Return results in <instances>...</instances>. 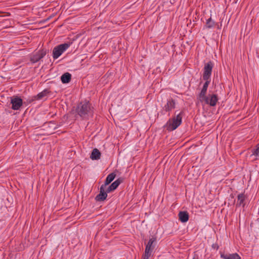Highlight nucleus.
Returning a JSON list of instances; mask_svg holds the SVG:
<instances>
[{
	"mask_svg": "<svg viewBox=\"0 0 259 259\" xmlns=\"http://www.w3.org/2000/svg\"><path fill=\"white\" fill-rule=\"evenodd\" d=\"M77 111L78 115L83 119H88L93 115V108L89 102L80 103L78 106Z\"/></svg>",
	"mask_w": 259,
	"mask_h": 259,
	"instance_id": "1",
	"label": "nucleus"
},
{
	"mask_svg": "<svg viewBox=\"0 0 259 259\" xmlns=\"http://www.w3.org/2000/svg\"><path fill=\"white\" fill-rule=\"evenodd\" d=\"M183 115V112L181 111L176 116L169 119L165 125L167 129L170 131L176 130L181 124Z\"/></svg>",
	"mask_w": 259,
	"mask_h": 259,
	"instance_id": "2",
	"label": "nucleus"
},
{
	"mask_svg": "<svg viewBox=\"0 0 259 259\" xmlns=\"http://www.w3.org/2000/svg\"><path fill=\"white\" fill-rule=\"evenodd\" d=\"M69 46V44L64 43L55 47L53 50V57L54 59L58 58Z\"/></svg>",
	"mask_w": 259,
	"mask_h": 259,
	"instance_id": "3",
	"label": "nucleus"
},
{
	"mask_svg": "<svg viewBox=\"0 0 259 259\" xmlns=\"http://www.w3.org/2000/svg\"><path fill=\"white\" fill-rule=\"evenodd\" d=\"M48 52V50L42 49L31 55L30 60L32 63H35L42 59Z\"/></svg>",
	"mask_w": 259,
	"mask_h": 259,
	"instance_id": "4",
	"label": "nucleus"
},
{
	"mask_svg": "<svg viewBox=\"0 0 259 259\" xmlns=\"http://www.w3.org/2000/svg\"><path fill=\"white\" fill-rule=\"evenodd\" d=\"M213 67V64L211 61H209L205 64L203 73V79L204 80H207L210 78Z\"/></svg>",
	"mask_w": 259,
	"mask_h": 259,
	"instance_id": "5",
	"label": "nucleus"
},
{
	"mask_svg": "<svg viewBox=\"0 0 259 259\" xmlns=\"http://www.w3.org/2000/svg\"><path fill=\"white\" fill-rule=\"evenodd\" d=\"M11 103L12 104V109L15 110H19L23 105V101L22 99L17 96L13 97L11 99Z\"/></svg>",
	"mask_w": 259,
	"mask_h": 259,
	"instance_id": "6",
	"label": "nucleus"
},
{
	"mask_svg": "<svg viewBox=\"0 0 259 259\" xmlns=\"http://www.w3.org/2000/svg\"><path fill=\"white\" fill-rule=\"evenodd\" d=\"M218 101V98L217 95H209L202 100V102H204L206 104L209 105L210 106H214Z\"/></svg>",
	"mask_w": 259,
	"mask_h": 259,
	"instance_id": "7",
	"label": "nucleus"
},
{
	"mask_svg": "<svg viewBox=\"0 0 259 259\" xmlns=\"http://www.w3.org/2000/svg\"><path fill=\"white\" fill-rule=\"evenodd\" d=\"M156 243V237L152 236L149 240L148 243L146 245L145 251L147 253H152Z\"/></svg>",
	"mask_w": 259,
	"mask_h": 259,
	"instance_id": "8",
	"label": "nucleus"
},
{
	"mask_svg": "<svg viewBox=\"0 0 259 259\" xmlns=\"http://www.w3.org/2000/svg\"><path fill=\"white\" fill-rule=\"evenodd\" d=\"M107 193L106 188L101 186L100 189V193L96 196L95 200L97 201H104L107 197Z\"/></svg>",
	"mask_w": 259,
	"mask_h": 259,
	"instance_id": "9",
	"label": "nucleus"
},
{
	"mask_svg": "<svg viewBox=\"0 0 259 259\" xmlns=\"http://www.w3.org/2000/svg\"><path fill=\"white\" fill-rule=\"evenodd\" d=\"M246 196L244 193H241L237 195V200L236 204V207L242 206L244 207L246 204Z\"/></svg>",
	"mask_w": 259,
	"mask_h": 259,
	"instance_id": "10",
	"label": "nucleus"
},
{
	"mask_svg": "<svg viewBox=\"0 0 259 259\" xmlns=\"http://www.w3.org/2000/svg\"><path fill=\"white\" fill-rule=\"evenodd\" d=\"M176 102L172 98H170L167 101L166 104L164 105L163 109L166 112L172 110L175 108Z\"/></svg>",
	"mask_w": 259,
	"mask_h": 259,
	"instance_id": "11",
	"label": "nucleus"
},
{
	"mask_svg": "<svg viewBox=\"0 0 259 259\" xmlns=\"http://www.w3.org/2000/svg\"><path fill=\"white\" fill-rule=\"evenodd\" d=\"M50 92L48 89H45L42 91L41 92L38 93L37 95L34 96L32 97V98L29 100V102L31 103V102L35 100H40L43 99L45 97H46Z\"/></svg>",
	"mask_w": 259,
	"mask_h": 259,
	"instance_id": "12",
	"label": "nucleus"
},
{
	"mask_svg": "<svg viewBox=\"0 0 259 259\" xmlns=\"http://www.w3.org/2000/svg\"><path fill=\"white\" fill-rule=\"evenodd\" d=\"M122 181L121 179H118L112 183L108 188L106 189L107 192L109 193L115 190L118 186L122 183Z\"/></svg>",
	"mask_w": 259,
	"mask_h": 259,
	"instance_id": "13",
	"label": "nucleus"
},
{
	"mask_svg": "<svg viewBox=\"0 0 259 259\" xmlns=\"http://www.w3.org/2000/svg\"><path fill=\"white\" fill-rule=\"evenodd\" d=\"M179 219L182 223L187 222L189 218V213L187 211H181L178 214Z\"/></svg>",
	"mask_w": 259,
	"mask_h": 259,
	"instance_id": "14",
	"label": "nucleus"
},
{
	"mask_svg": "<svg viewBox=\"0 0 259 259\" xmlns=\"http://www.w3.org/2000/svg\"><path fill=\"white\" fill-rule=\"evenodd\" d=\"M116 174L114 172H112L108 175L106 178L105 183L102 186L106 188L107 186L112 181H113L115 178Z\"/></svg>",
	"mask_w": 259,
	"mask_h": 259,
	"instance_id": "15",
	"label": "nucleus"
},
{
	"mask_svg": "<svg viewBox=\"0 0 259 259\" xmlns=\"http://www.w3.org/2000/svg\"><path fill=\"white\" fill-rule=\"evenodd\" d=\"M100 157L101 153L100 151L96 148L94 149L92 152L90 158L92 160H98L100 158Z\"/></svg>",
	"mask_w": 259,
	"mask_h": 259,
	"instance_id": "16",
	"label": "nucleus"
},
{
	"mask_svg": "<svg viewBox=\"0 0 259 259\" xmlns=\"http://www.w3.org/2000/svg\"><path fill=\"white\" fill-rule=\"evenodd\" d=\"M71 79V74L68 72L64 73L61 77V80L63 83H67Z\"/></svg>",
	"mask_w": 259,
	"mask_h": 259,
	"instance_id": "17",
	"label": "nucleus"
},
{
	"mask_svg": "<svg viewBox=\"0 0 259 259\" xmlns=\"http://www.w3.org/2000/svg\"><path fill=\"white\" fill-rule=\"evenodd\" d=\"M221 257L224 259H241L240 256L236 253L231 254L229 255L222 254Z\"/></svg>",
	"mask_w": 259,
	"mask_h": 259,
	"instance_id": "18",
	"label": "nucleus"
},
{
	"mask_svg": "<svg viewBox=\"0 0 259 259\" xmlns=\"http://www.w3.org/2000/svg\"><path fill=\"white\" fill-rule=\"evenodd\" d=\"M207 88H202L200 93L199 94V99L201 102H202V100H204L207 96H206Z\"/></svg>",
	"mask_w": 259,
	"mask_h": 259,
	"instance_id": "19",
	"label": "nucleus"
},
{
	"mask_svg": "<svg viewBox=\"0 0 259 259\" xmlns=\"http://www.w3.org/2000/svg\"><path fill=\"white\" fill-rule=\"evenodd\" d=\"M215 25V22L212 20L211 18H209L206 20L205 27L207 28L210 29L214 27Z\"/></svg>",
	"mask_w": 259,
	"mask_h": 259,
	"instance_id": "20",
	"label": "nucleus"
},
{
	"mask_svg": "<svg viewBox=\"0 0 259 259\" xmlns=\"http://www.w3.org/2000/svg\"><path fill=\"white\" fill-rule=\"evenodd\" d=\"M254 156L255 158L254 160L257 159V157H259V143L256 145L255 148L252 151V154L251 156Z\"/></svg>",
	"mask_w": 259,
	"mask_h": 259,
	"instance_id": "21",
	"label": "nucleus"
},
{
	"mask_svg": "<svg viewBox=\"0 0 259 259\" xmlns=\"http://www.w3.org/2000/svg\"><path fill=\"white\" fill-rule=\"evenodd\" d=\"M152 253H147V252L145 251L144 254L143 255V258L142 259H149L150 256L151 255Z\"/></svg>",
	"mask_w": 259,
	"mask_h": 259,
	"instance_id": "22",
	"label": "nucleus"
},
{
	"mask_svg": "<svg viewBox=\"0 0 259 259\" xmlns=\"http://www.w3.org/2000/svg\"><path fill=\"white\" fill-rule=\"evenodd\" d=\"M205 80V82L204 83V84H203V88H208V86L210 82V78L209 79H208L207 80Z\"/></svg>",
	"mask_w": 259,
	"mask_h": 259,
	"instance_id": "23",
	"label": "nucleus"
},
{
	"mask_svg": "<svg viewBox=\"0 0 259 259\" xmlns=\"http://www.w3.org/2000/svg\"><path fill=\"white\" fill-rule=\"evenodd\" d=\"M212 248L216 249L217 250L219 249V246L217 244H213L212 245Z\"/></svg>",
	"mask_w": 259,
	"mask_h": 259,
	"instance_id": "24",
	"label": "nucleus"
},
{
	"mask_svg": "<svg viewBox=\"0 0 259 259\" xmlns=\"http://www.w3.org/2000/svg\"><path fill=\"white\" fill-rule=\"evenodd\" d=\"M7 16H10V14L9 13H6Z\"/></svg>",
	"mask_w": 259,
	"mask_h": 259,
	"instance_id": "25",
	"label": "nucleus"
},
{
	"mask_svg": "<svg viewBox=\"0 0 259 259\" xmlns=\"http://www.w3.org/2000/svg\"><path fill=\"white\" fill-rule=\"evenodd\" d=\"M2 13H4V12L0 11V14H2ZM2 16H2V15H0V17H2Z\"/></svg>",
	"mask_w": 259,
	"mask_h": 259,
	"instance_id": "26",
	"label": "nucleus"
},
{
	"mask_svg": "<svg viewBox=\"0 0 259 259\" xmlns=\"http://www.w3.org/2000/svg\"><path fill=\"white\" fill-rule=\"evenodd\" d=\"M194 259V258H193Z\"/></svg>",
	"mask_w": 259,
	"mask_h": 259,
	"instance_id": "27",
	"label": "nucleus"
}]
</instances>
